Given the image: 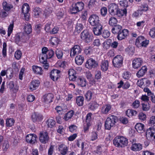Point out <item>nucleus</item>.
Masks as SVG:
<instances>
[{
  "instance_id": "obj_1",
  "label": "nucleus",
  "mask_w": 155,
  "mask_h": 155,
  "mask_svg": "<svg viewBox=\"0 0 155 155\" xmlns=\"http://www.w3.org/2000/svg\"><path fill=\"white\" fill-rule=\"evenodd\" d=\"M117 116L111 115L107 117L105 122V127L106 129L110 130L112 127L114 126L115 124L117 121Z\"/></svg>"
},
{
  "instance_id": "obj_2",
  "label": "nucleus",
  "mask_w": 155,
  "mask_h": 155,
  "mask_svg": "<svg viewBox=\"0 0 155 155\" xmlns=\"http://www.w3.org/2000/svg\"><path fill=\"white\" fill-rule=\"evenodd\" d=\"M113 143L117 147H122L128 144L127 139L122 136H117L113 140Z\"/></svg>"
},
{
  "instance_id": "obj_3",
  "label": "nucleus",
  "mask_w": 155,
  "mask_h": 155,
  "mask_svg": "<svg viewBox=\"0 0 155 155\" xmlns=\"http://www.w3.org/2000/svg\"><path fill=\"white\" fill-rule=\"evenodd\" d=\"M84 4L82 2H78L73 4L72 7L70 9L71 13V14H76L84 8Z\"/></svg>"
},
{
  "instance_id": "obj_4",
  "label": "nucleus",
  "mask_w": 155,
  "mask_h": 155,
  "mask_svg": "<svg viewBox=\"0 0 155 155\" xmlns=\"http://www.w3.org/2000/svg\"><path fill=\"white\" fill-rule=\"evenodd\" d=\"M29 6L28 4L25 3L22 5L21 8L22 12L24 15L25 19L28 21L29 19Z\"/></svg>"
},
{
  "instance_id": "obj_5",
  "label": "nucleus",
  "mask_w": 155,
  "mask_h": 155,
  "mask_svg": "<svg viewBox=\"0 0 155 155\" xmlns=\"http://www.w3.org/2000/svg\"><path fill=\"white\" fill-rule=\"evenodd\" d=\"M88 21L90 25L93 26H95L101 24L98 16L95 14L91 15Z\"/></svg>"
},
{
  "instance_id": "obj_6",
  "label": "nucleus",
  "mask_w": 155,
  "mask_h": 155,
  "mask_svg": "<svg viewBox=\"0 0 155 155\" xmlns=\"http://www.w3.org/2000/svg\"><path fill=\"white\" fill-rule=\"evenodd\" d=\"M123 61L122 57L121 55H118L114 58L112 62L114 67L118 68L122 65Z\"/></svg>"
},
{
  "instance_id": "obj_7",
  "label": "nucleus",
  "mask_w": 155,
  "mask_h": 155,
  "mask_svg": "<svg viewBox=\"0 0 155 155\" xmlns=\"http://www.w3.org/2000/svg\"><path fill=\"white\" fill-rule=\"evenodd\" d=\"M39 139L41 142L43 143H47L49 140L48 133L46 132H41L40 133Z\"/></svg>"
},
{
  "instance_id": "obj_8",
  "label": "nucleus",
  "mask_w": 155,
  "mask_h": 155,
  "mask_svg": "<svg viewBox=\"0 0 155 155\" xmlns=\"http://www.w3.org/2000/svg\"><path fill=\"white\" fill-rule=\"evenodd\" d=\"M97 63L92 58L89 59L87 61L85 64L86 67L90 69L97 67Z\"/></svg>"
},
{
  "instance_id": "obj_9",
  "label": "nucleus",
  "mask_w": 155,
  "mask_h": 155,
  "mask_svg": "<svg viewBox=\"0 0 155 155\" xmlns=\"http://www.w3.org/2000/svg\"><path fill=\"white\" fill-rule=\"evenodd\" d=\"M60 71L57 69H53L50 72V77L54 81L58 80L60 77Z\"/></svg>"
},
{
  "instance_id": "obj_10",
  "label": "nucleus",
  "mask_w": 155,
  "mask_h": 155,
  "mask_svg": "<svg viewBox=\"0 0 155 155\" xmlns=\"http://www.w3.org/2000/svg\"><path fill=\"white\" fill-rule=\"evenodd\" d=\"M118 8V6L116 4L111 3L109 5V12L111 15H115Z\"/></svg>"
},
{
  "instance_id": "obj_11",
  "label": "nucleus",
  "mask_w": 155,
  "mask_h": 155,
  "mask_svg": "<svg viewBox=\"0 0 155 155\" xmlns=\"http://www.w3.org/2000/svg\"><path fill=\"white\" fill-rule=\"evenodd\" d=\"M81 51V48L78 45H74L71 49L70 52V56L71 57H74L80 53Z\"/></svg>"
},
{
  "instance_id": "obj_12",
  "label": "nucleus",
  "mask_w": 155,
  "mask_h": 155,
  "mask_svg": "<svg viewBox=\"0 0 155 155\" xmlns=\"http://www.w3.org/2000/svg\"><path fill=\"white\" fill-rule=\"evenodd\" d=\"M41 57V59H40L41 62L44 63L46 62L47 59H49L52 58L54 54L53 51L52 50H49L46 53Z\"/></svg>"
},
{
  "instance_id": "obj_13",
  "label": "nucleus",
  "mask_w": 155,
  "mask_h": 155,
  "mask_svg": "<svg viewBox=\"0 0 155 155\" xmlns=\"http://www.w3.org/2000/svg\"><path fill=\"white\" fill-rule=\"evenodd\" d=\"M129 31L124 29L121 30L118 34L117 36V39L120 40H122L126 38L128 35Z\"/></svg>"
},
{
  "instance_id": "obj_14",
  "label": "nucleus",
  "mask_w": 155,
  "mask_h": 155,
  "mask_svg": "<svg viewBox=\"0 0 155 155\" xmlns=\"http://www.w3.org/2000/svg\"><path fill=\"white\" fill-rule=\"evenodd\" d=\"M37 138V136L35 134H30L26 136V140L27 142L34 144L36 142Z\"/></svg>"
},
{
  "instance_id": "obj_15",
  "label": "nucleus",
  "mask_w": 155,
  "mask_h": 155,
  "mask_svg": "<svg viewBox=\"0 0 155 155\" xmlns=\"http://www.w3.org/2000/svg\"><path fill=\"white\" fill-rule=\"evenodd\" d=\"M155 129L154 128L150 127L149 129H147L146 132V135L147 139H150V138L153 137V138L155 139Z\"/></svg>"
},
{
  "instance_id": "obj_16",
  "label": "nucleus",
  "mask_w": 155,
  "mask_h": 155,
  "mask_svg": "<svg viewBox=\"0 0 155 155\" xmlns=\"http://www.w3.org/2000/svg\"><path fill=\"white\" fill-rule=\"evenodd\" d=\"M142 62V60L140 58L135 59L132 61L133 68L135 69L138 68L140 67Z\"/></svg>"
},
{
  "instance_id": "obj_17",
  "label": "nucleus",
  "mask_w": 155,
  "mask_h": 155,
  "mask_svg": "<svg viewBox=\"0 0 155 155\" xmlns=\"http://www.w3.org/2000/svg\"><path fill=\"white\" fill-rule=\"evenodd\" d=\"M95 26L93 28V32L94 34L97 36L101 35L103 29V26L102 24H99Z\"/></svg>"
},
{
  "instance_id": "obj_18",
  "label": "nucleus",
  "mask_w": 155,
  "mask_h": 155,
  "mask_svg": "<svg viewBox=\"0 0 155 155\" xmlns=\"http://www.w3.org/2000/svg\"><path fill=\"white\" fill-rule=\"evenodd\" d=\"M58 149L60 153L62 155H66L67 153L68 150V147L63 144L60 145Z\"/></svg>"
},
{
  "instance_id": "obj_19",
  "label": "nucleus",
  "mask_w": 155,
  "mask_h": 155,
  "mask_svg": "<svg viewBox=\"0 0 155 155\" xmlns=\"http://www.w3.org/2000/svg\"><path fill=\"white\" fill-rule=\"evenodd\" d=\"M112 107L109 104H106L104 105L101 109V112L103 114H108L109 112L111 110Z\"/></svg>"
},
{
  "instance_id": "obj_20",
  "label": "nucleus",
  "mask_w": 155,
  "mask_h": 155,
  "mask_svg": "<svg viewBox=\"0 0 155 155\" xmlns=\"http://www.w3.org/2000/svg\"><path fill=\"white\" fill-rule=\"evenodd\" d=\"M40 84V82L38 80H34L31 83L29 89L31 91L35 90L38 87Z\"/></svg>"
},
{
  "instance_id": "obj_21",
  "label": "nucleus",
  "mask_w": 155,
  "mask_h": 155,
  "mask_svg": "<svg viewBox=\"0 0 155 155\" xmlns=\"http://www.w3.org/2000/svg\"><path fill=\"white\" fill-rule=\"evenodd\" d=\"M32 119L33 122L40 121L42 119V115L38 113H34L32 115Z\"/></svg>"
},
{
  "instance_id": "obj_22",
  "label": "nucleus",
  "mask_w": 155,
  "mask_h": 155,
  "mask_svg": "<svg viewBox=\"0 0 155 155\" xmlns=\"http://www.w3.org/2000/svg\"><path fill=\"white\" fill-rule=\"evenodd\" d=\"M53 96L52 94H48L45 95L43 97V101L46 103H49L52 101Z\"/></svg>"
},
{
  "instance_id": "obj_23",
  "label": "nucleus",
  "mask_w": 155,
  "mask_h": 155,
  "mask_svg": "<svg viewBox=\"0 0 155 155\" xmlns=\"http://www.w3.org/2000/svg\"><path fill=\"white\" fill-rule=\"evenodd\" d=\"M117 84L118 85L117 87L118 88L122 87L123 89H126L128 88L130 86V84L129 82L124 83L122 80H120Z\"/></svg>"
},
{
  "instance_id": "obj_24",
  "label": "nucleus",
  "mask_w": 155,
  "mask_h": 155,
  "mask_svg": "<svg viewBox=\"0 0 155 155\" xmlns=\"http://www.w3.org/2000/svg\"><path fill=\"white\" fill-rule=\"evenodd\" d=\"M69 78L70 80L74 81L76 78L75 71L73 69H70L68 71Z\"/></svg>"
},
{
  "instance_id": "obj_25",
  "label": "nucleus",
  "mask_w": 155,
  "mask_h": 155,
  "mask_svg": "<svg viewBox=\"0 0 155 155\" xmlns=\"http://www.w3.org/2000/svg\"><path fill=\"white\" fill-rule=\"evenodd\" d=\"M2 5L3 10H5L6 11H9L13 7L12 5L5 1L2 3Z\"/></svg>"
},
{
  "instance_id": "obj_26",
  "label": "nucleus",
  "mask_w": 155,
  "mask_h": 155,
  "mask_svg": "<svg viewBox=\"0 0 155 155\" xmlns=\"http://www.w3.org/2000/svg\"><path fill=\"white\" fill-rule=\"evenodd\" d=\"M147 71V67L145 66H143L138 71L136 75L138 77H142L145 74Z\"/></svg>"
},
{
  "instance_id": "obj_27",
  "label": "nucleus",
  "mask_w": 155,
  "mask_h": 155,
  "mask_svg": "<svg viewBox=\"0 0 155 155\" xmlns=\"http://www.w3.org/2000/svg\"><path fill=\"white\" fill-rule=\"evenodd\" d=\"M127 13V9L124 8L123 10L120 9L118 8L117 11V12L115 15L118 17H121L124 15H126Z\"/></svg>"
},
{
  "instance_id": "obj_28",
  "label": "nucleus",
  "mask_w": 155,
  "mask_h": 155,
  "mask_svg": "<svg viewBox=\"0 0 155 155\" xmlns=\"http://www.w3.org/2000/svg\"><path fill=\"white\" fill-rule=\"evenodd\" d=\"M144 125L141 123H137L135 126V128L139 133H143L144 131Z\"/></svg>"
},
{
  "instance_id": "obj_29",
  "label": "nucleus",
  "mask_w": 155,
  "mask_h": 155,
  "mask_svg": "<svg viewBox=\"0 0 155 155\" xmlns=\"http://www.w3.org/2000/svg\"><path fill=\"white\" fill-rule=\"evenodd\" d=\"M32 69L35 73L40 75L42 74L43 72L42 68L41 67L37 66H33Z\"/></svg>"
},
{
  "instance_id": "obj_30",
  "label": "nucleus",
  "mask_w": 155,
  "mask_h": 155,
  "mask_svg": "<svg viewBox=\"0 0 155 155\" xmlns=\"http://www.w3.org/2000/svg\"><path fill=\"white\" fill-rule=\"evenodd\" d=\"M77 84L81 87H85L86 85V81L83 78H79L77 80Z\"/></svg>"
},
{
  "instance_id": "obj_31",
  "label": "nucleus",
  "mask_w": 155,
  "mask_h": 155,
  "mask_svg": "<svg viewBox=\"0 0 155 155\" xmlns=\"http://www.w3.org/2000/svg\"><path fill=\"white\" fill-rule=\"evenodd\" d=\"M112 29V31L114 34H118L122 29V26L119 25H116Z\"/></svg>"
},
{
  "instance_id": "obj_32",
  "label": "nucleus",
  "mask_w": 155,
  "mask_h": 155,
  "mask_svg": "<svg viewBox=\"0 0 155 155\" xmlns=\"http://www.w3.org/2000/svg\"><path fill=\"white\" fill-rule=\"evenodd\" d=\"M101 69L102 71H106L108 67V63L107 61H105L102 62L101 64Z\"/></svg>"
},
{
  "instance_id": "obj_33",
  "label": "nucleus",
  "mask_w": 155,
  "mask_h": 155,
  "mask_svg": "<svg viewBox=\"0 0 155 155\" xmlns=\"http://www.w3.org/2000/svg\"><path fill=\"white\" fill-rule=\"evenodd\" d=\"M84 98L83 96H79L76 98V103L77 104L80 106H82L84 104Z\"/></svg>"
},
{
  "instance_id": "obj_34",
  "label": "nucleus",
  "mask_w": 155,
  "mask_h": 155,
  "mask_svg": "<svg viewBox=\"0 0 155 155\" xmlns=\"http://www.w3.org/2000/svg\"><path fill=\"white\" fill-rule=\"evenodd\" d=\"M24 31L27 34H30L32 32V28L31 25L27 23L25 24L24 26Z\"/></svg>"
},
{
  "instance_id": "obj_35",
  "label": "nucleus",
  "mask_w": 155,
  "mask_h": 155,
  "mask_svg": "<svg viewBox=\"0 0 155 155\" xmlns=\"http://www.w3.org/2000/svg\"><path fill=\"white\" fill-rule=\"evenodd\" d=\"M117 18L114 17H112L109 19L108 23L111 26H115L117 25Z\"/></svg>"
},
{
  "instance_id": "obj_36",
  "label": "nucleus",
  "mask_w": 155,
  "mask_h": 155,
  "mask_svg": "<svg viewBox=\"0 0 155 155\" xmlns=\"http://www.w3.org/2000/svg\"><path fill=\"white\" fill-rule=\"evenodd\" d=\"M142 146L140 143H134L133 144L131 147V149L133 151L140 150L142 149Z\"/></svg>"
},
{
  "instance_id": "obj_37",
  "label": "nucleus",
  "mask_w": 155,
  "mask_h": 155,
  "mask_svg": "<svg viewBox=\"0 0 155 155\" xmlns=\"http://www.w3.org/2000/svg\"><path fill=\"white\" fill-rule=\"evenodd\" d=\"M75 62L77 64L81 65L83 62L84 58L81 55H78L75 57Z\"/></svg>"
},
{
  "instance_id": "obj_38",
  "label": "nucleus",
  "mask_w": 155,
  "mask_h": 155,
  "mask_svg": "<svg viewBox=\"0 0 155 155\" xmlns=\"http://www.w3.org/2000/svg\"><path fill=\"white\" fill-rule=\"evenodd\" d=\"M144 40V37L143 36H139L136 39L135 42V44L137 47H140V45L143 43Z\"/></svg>"
},
{
  "instance_id": "obj_39",
  "label": "nucleus",
  "mask_w": 155,
  "mask_h": 155,
  "mask_svg": "<svg viewBox=\"0 0 155 155\" xmlns=\"http://www.w3.org/2000/svg\"><path fill=\"white\" fill-rule=\"evenodd\" d=\"M94 93L90 91H88L85 95L86 99L88 101L92 99Z\"/></svg>"
},
{
  "instance_id": "obj_40",
  "label": "nucleus",
  "mask_w": 155,
  "mask_h": 155,
  "mask_svg": "<svg viewBox=\"0 0 155 155\" xmlns=\"http://www.w3.org/2000/svg\"><path fill=\"white\" fill-rule=\"evenodd\" d=\"M74 112L73 110H71L68 112L64 116V119L66 120H68L71 119L73 116Z\"/></svg>"
},
{
  "instance_id": "obj_41",
  "label": "nucleus",
  "mask_w": 155,
  "mask_h": 155,
  "mask_svg": "<svg viewBox=\"0 0 155 155\" xmlns=\"http://www.w3.org/2000/svg\"><path fill=\"white\" fill-rule=\"evenodd\" d=\"M140 83L141 84V86L143 85L146 87L149 86L150 84V81L147 78H144L142 79L140 81Z\"/></svg>"
},
{
  "instance_id": "obj_42",
  "label": "nucleus",
  "mask_w": 155,
  "mask_h": 155,
  "mask_svg": "<svg viewBox=\"0 0 155 155\" xmlns=\"http://www.w3.org/2000/svg\"><path fill=\"white\" fill-rule=\"evenodd\" d=\"M137 113V111L132 109H128L126 112V114L129 117L135 116Z\"/></svg>"
},
{
  "instance_id": "obj_43",
  "label": "nucleus",
  "mask_w": 155,
  "mask_h": 155,
  "mask_svg": "<svg viewBox=\"0 0 155 155\" xmlns=\"http://www.w3.org/2000/svg\"><path fill=\"white\" fill-rule=\"evenodd\" d=\"M55 124V121L53 119H49L46 122V124L49 127H52Z\"/></svg>"
},
{
  "instance_id": "obj_44",
  "label": "nucleus",
  "mask_w": 155,
  "mask_h": 155,
  "mask_svg": "<svg viewBox=\"0 0 155 155\" xmlns=\"http://www.w3.org/2000/svg\"><path fill=\"white\" fill-rule=\"evenodd\" d=\"M15 121L12 118H7L6 120V124L8 127H12L14 124Z\"/></svg>"
},
{
  "instance_id": "obj_45",
  "label": "nucleus",
  "mask_w": 155,
  "mask_h": 155,
  "mask_svg": "<svg viewBox=\"0 0 155 155\" xmlns=\"http://www.w3.org/2000/svg\"><path fill=\"white\" fill-rule=\"evenodd\" d=\"M125 51L129 55H132L134 52V47L129 46L126 48Z\"/></svg>"
},
{
  "instance_id": "obj_46",
  "label": "nucleus",
  "mask_w": 155,
  "mask_h": 155,
  "mask_svg": "<svg viewBox=\"0 0 155 155\" xmlns=\"http://www.w3.org/2000/svg\"><path fill=\"white\" fill-rule=\"evenodd\" d=\"M83 28V26L81 23H78L76 25L75 31L78 33H79Z\"/></svg>"
},
{
  "instance_id": "obj_47",
  "label": "nucleus",
  "mask_w": 155,
  "mask_h": 155,
  "mask_svg": "<svg viewBox=\"0 0 155 155\" xmlns=\"http://www.w3.org/2000/svg\"><path fill=\"white\" fill-rule=\"evenodd\" d=\"M89 107L91 110H94L97 107V104L96 102L92 101L89 104Z\"/></svg>"
},
{
  "instance_id": "obj_48",
  "label": "nucleus",
  "mask_w": 155,
  "mask_h": 155,
  "mask_svg": "<svg viewBox=\"0 0 155 155\" xmlns=\"http://www.w3.org/2000/svg\"><path fill=\"white\" fill-rule=\"evenodd\" d=\"M34 15L36 17H38L41 13V9L37 7L35 8L34 10Z\"/></svg>"
},
{
  "instance_id": "obj_49",
  "label": "nucleus",
  "mask_w": 155,
  "mask_h": 155,
  "mask_svg": "<svg viewBox=\"0 0 155 155\" xmlns=\"http://www.w3.org/2000/svg\"><path fill=\"white\" fill-rule=\"evenodd\" d=\"M55 53L56 56L58 59L62 58L63 55V53L61 50L57 49Z\"/></svg>"
},
{
  "instance_id": "obj_50",
  "label": "nucleus",
  "mask_w": 155,
  "mask_h": 155,
  "mask_svg": "<svg viewBox=\"0 0 155 155\" xmlns=\"http://www.w3.org/2000/svg\"><path fill=\"white\" fill-rule=\"evenodd\" d=\"M9 11H6L5 10L2 9L0 13V16L2 18H5L7 17Z\"/></svg>"
},
{
  "instance_id": "obj_51",
  "label": "nucleus",
  "mask_w": 155,
  "mask_h": 155,
  "mask_svg": "<svg viewBox=\"0 0 155 155\" xmlns=\"http://www.w3.org/2000/svg\"><path fill=\"white\" fill-rule=\"evenodd\" d=\"M148 124L150 126H155V116H152L150 118Z\"/></svg>"
},
{
  "instance_id": "obj_52",
  "label": "nucleus",
  "mask_w": 155,
  "mask_h": 155,
  "mask_svg": "<svg viewBox=\"0 0 155 155\" xmlns=\"http://www.w3.org/2000/svg\"><path fill=\"white\" fill-rule=\"evenodd\" d=\"M93 39V36L92 34H89L84 40L85 42L89 43Z\"/></svg>"
},
{
  "instance_id": "obj_53",
  "label": "nucleus",
  "mask_w": 155,
  "mask_h": 155,
  "mask_svg": "<svg viewBox=\"0 0 155 155\" xmlns=\"http://www.w3.org/2000/svg\"><path fill=\"white\" fill-rule=\"evenodd\" d=\"M89 34V33L87 30L84 31L81 34V38L84 40Z\"/></svg>"
},
{
  "instance_id": "obj_54",
  "label": "nucleus",
  "mask_w": 155,
  "mask_h": 155,
  "mask_svg": "<svg viewBox=\"0 0 155 155\" xmlns=\"http://www.w3.org/2000/svg\"><path fill=\"white\" fill-rule=\"evenodd\" d=\"M9 147V145L8 141H5L3 143L2 149L3 151H6Z\"/></svg>"
},
{
  "instance_id": "obj_55",
  "label": "nucleus",
  "mask_w": 155,
  "mask_h": 155,
  "mask_svg": "<svg viewBox=\"0 0 155 155\" xmlns=\"http://www.w3.org/2000/svg\"><path fill=\"white\" fill-rule=\"evenodd\" d=\"M92 52V48L90 47H86L84 50V53L86 54H89Z\"/></svg>"
},
{
  "instance_id": "obj_56",
  "label": "nucleus",
  "mask_w": 155,
  "mask_h": 155,
  "mask_svg": "<svg viewBox=\"0 0 155 155\" xmlns=\"http://www.w3.org/2000/svg\"><path fill=\"white\" fill-rule=\"evenodd\" d=\"M51 24V23L50 22H48L46 24L44 28L46 32L50 33L51 30L50 29Z\"/></svg>"
},
{
  "instance_id": "obj_57",
  "label": "nucleus",
  "mask_w": 155,
  "mask_h": 155,
  "mask_svg": "<svg viewBox=\"0 0 155 155\" xmlns=\"http://www.w3.org/2000/svg\"><path fill=\"white\" fill-rule=\"evenodd\" d=\"M102 36L104 38H107L109 37L110 35V32L108 30H104L103 33L102 34Z\"/></svg>"
},
{
  "instance_id": "obj_58",
  "label": "nucleus",
  "mask_w": 155,
  "mask_h": 155,
  "mask_svg": "<svg viewBox=\"0 0 155 155\" xmlns=\"http://www.w3.org/2000/svg\"><path fill=\"white\" fill-rule=\"evenodd\" d=\"M14 26L13 23L11 24L10 25L8 28V36H9L13 30V28Z\"/></svg>"
},
{
  "instance_id": "obj_59",
  "label": "nucleus",
  "mask_w": 155,
  "mask_h": 155,
  "mask_svg": "<svg viewBox=\"0 0 155 155\" xmlns=\"http://www.w3.org/2000/svg\"><path fill=\"white\" fill-rule=\"evenodd\" d=\"M97 138V134L96 132H93L91 133V140L94 141Z\"/></svg>"
},
{
  "instance_id": "obj_60",
  "label": "nucleus",
  "mask_w": 155,
  "mask_h": 155,
  "mask_svg": "<svg viewBox=\"0 0 155 155\" xmlns=\"http://www.w3.org/2000/svg\"><path fill=\"white\" fill-rule=\"evenodd\" d=\"M20 35H21L22 36L21 39V42H24L25 41L29 39V37L27 35H24L22 33H20Z\"/></svg>"
},
{
  "instance_id": "obj_61",
  "label": "nucleus",
  "mask_w": 155,
  "mask_h": 155,
  "mask_svg": "<svg viewBox=\"0 0 155 155\" xmlns=\"http://www.w3.org/2000/svg\"><path fill=\"white\" fill-rule=\"evenodd\" d=\"M21 53L20 51L19 50H17L15 52V56L16 59L18 60L20 59L21 57Z\"/></svg>"
},
{
  "instance_id": "obj_62",
  "label": "nucleus",
  "mask_w": 155,
  "mask_h": 155,
  "mask_svg": "<svg viewBox=\"0 0 155 155\" xmlns=\"http://www.w3.org/2000/svg\"><path fill=\"white\" fill-rule=\"evenodd\" d=\"M140 104L139 101L138 100H136L132 103V106L134 108H137L139 107Z\"/></svg>"
},
{
  "instance_id": "obj_63",
  "label": "nucleus",
  "mask_w": 155,
  "mask_h": 155,
  "mask_svg": "<svg viewBox=\"0 0 155 155\" xmlns=\"http://www.w3.org/2000/svg\"><path fill=\"white\" fill-rule=\"evenodd\" d=\"M21 35L20 34V33H19L16 35L15 36V42L18 44L20 41H21V39H20V37H21Z\"/></svg>"
},
{
  "instance_id": "obj_64",
  "label": "nucleus",
  "mask_w": 155,
  "mask_h": 155,
  "mask_svg": "<svg viewBox=\"0 0 155 155\" xmlns=\"http://www.w3.org/2000/svg\"><path fill=\"white\" fill-rule=\"evenodd\" d=\"M149 35L151 37L155 38V28L151 29L149 32Z\"/></svg>"
}]
</instances>
